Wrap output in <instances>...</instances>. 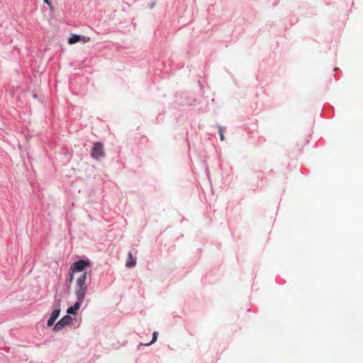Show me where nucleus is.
I'll list each match as a JSON object with an SVG mask.
<instances>
[{
    "instance_id": "obj_1",
    "label": "nucleus",
    "mask_w": 363,
    "mask_h": 363,
    "mask_svg": "<svg viewBox=\"0 0 363 363\" xmlns=\"http://www.w3.org/2000/svg\"><path fill=\"white\" fill-rule=\"evenodd\" d=\"M86 272H84L77 279L75 295L77 300L84 301L85 296L87 291Z\"/></svg>"
},
{
    "instance_id": "obj_2",
    "label": "nucleus",
    "mask_w": 363,
    "mask_h": 363,
    "mask_svg": "<svg viewBox=\"0 0 363 363\" xmlns=\"http://www.w3.org/2000/svg\"><path fill=\"white\" fill-rule=\"evenodd\" d=\"M60 303H61V299L60 298H55L54 303H53V311L51 313V315L47 322L48 326H52L55 320L58 318L60 313Z\"/></svg>"
},
{
    "instance_id": "obj_3",
    "label": "nucleus",
    "mask_w": 363,
    "mask_h": 363,
    "mask_svg": "<svg viewBox=\"0 0 363 363\" xmlns=\"http://www.w3.org/2000/svg\"><path fill=\"white\" fill-rule=\"evenodd\" d=\"M90 265L91 262L89 259H80L71 265L70 271H72V272H84L86 267Z\"/></svg>"
},
{
    "instance_id": "obj_4",
    "label": "nucleus",
    "mask_w": 363,
    "mask_h": 363,
    "mask_svg": "<svg viewBox=\"0 0 363 363\" xmlns=\"http://www.w3.org/2000/svg\"><path fill=\"white\" fill-rule=\"evenodd\" d=\"M91 155L95 160H99L104 157V146L102 143L99 142L94 143Z\"/></svg>"
},
{
    "instance_id": "obj_5",
    "label": "nucleus",
    "mask_w": 363,
    "mask_h": 363,
    "mask_svg": "<svg viewBox=\"0 0 363 363\" xmlns=\"http://www.w3.org/2000/svg\"><path fill=\"white\" fill-rule=\"evenodd\" d=\"M72 318L69 315H66L62 317L57 323L54 325L53 331L57 332L63 329L65 326L71 323Z\"/></svg>"
},
{
    "instance_id": "obj_6",
    "label": "nucleus",
    "mask_w": 363,
    "mask_h": 363,
    "mask_svg": "<svg viewBox=\"0 0 363 363\" xmlns=\"http://www.w3.org/2000/svg\"><path fill=\"white\" fill-rule=\"evenodd\" d=\"M90 40V38L88 36H84L82 35H77V34H72L69 38H68V43L69 44H74L77 42H83L84 43H86Z\"/></svg>"
},
{
    "instance_id": "obj_7",
    "label": "nucleus",
    "mask_w": 363,
    "mask_h": 363,
    "mask_svg": "<svg viewBox=\"0 0 363 363\" xmlns=\"http://www.w3.org/2000/svg\"><path fill=\"white\" fill-rule=\"evenodd\" d=\"M84 301L77 300V302L72 306L69 307L67 310V315L72 314L75 315L76 311L79 309L82 303Z\"/></svg>"
},
{
    "instance_id": "obj_8",
    "label": "nucleus",
    "mask_w": 363,
    "mask_h": 363,
    "mask_svg": "<svg viewBox=\"0 0 363 363\" xmlns=\"http://www.w3.org/2000/svg\"><path fill=\"white\" fill-rule=\"evenodd\" d=\"M136 264V259L131 252L128 253V260L126 262L125 266L128 268L133 267Z\"/></svg>"
},
{
    "instance_id": "obj_9",
    "label": "nucleus",
    "mask_w": 363,
    "mask_h": 363,
    "mask_svg": "<svg viewBox=\"0 0 363 363\" xmlns=\"http://www.w3.org/2000/svg\"><path fill=\"white\" fill-rule=\"evenodd\" d=\"M157 335H158V333L157 332H154L152 333V340L147 343V344H143V343H140L138 347H140L142 345H145V346H150L152 344H153L154 342H155L157 341Z\"/></svg>"
},
{
    "instance_id": "obj_10",
    "label": "nucleus",
    "mask_w": 363,
    "mask_h": 363,
    "mask_svg": "<svg viewBox=\"0 0 363 363\" xmlns=\"http://www.w3.org/2000/svg\"><path fill=\"white\" fill-rule=\"evenodd\" d=\"M218 128V133H219V135H220V140L222 141H223L225 140V137H224V133H223V127H221L220 125H217Z\"/></svg>"
},
{
    "instance_id": "obj_11",
    "label": "nucleus",
    "mask_w": 363,
    "mask_h": 363,
    "mask_svg": "<svg viewBox=\"0 0 363 363\" xmlns=\"http://www.w3.org/2000/svg\"><path fill=\"white\" fill-rule=\"evenodd\" d=\"M74 272H72V271L69 270L68 277L67 278V281L69 283H71L74 279Z\"/></svg>"
},
{
    "instance_id": "obj_12",
    "label": "nucleus",
    "mask_w": 363,
    "mask_h": 363,
    "mask_svg": "<svg viewBox=\"0 0 363 363\" xmlns=\"http://www.w3.org/2000/svg\"><path fill=\"white\" fill-rule=\"evenodd\" d=\"M43 1H44V2H45V4H48V5H50V0H43Z\"/></svg>"
},
{
    "instance_id": "obj_13",
    "label": "nucleus",
    "mask_w": 363,
    "mask_h": 363,
    "mask_svg": "<svg viewBox=\"0 0 363 363\" xmlns=\"http://www.w3.org/2000/svg\"><path fill=\"white\" fill-rule=\"evenodd\" d=\"M153 6H154V4H151L150 7L152 9V8H153Z\"/></svg>"
}]
</instances>
